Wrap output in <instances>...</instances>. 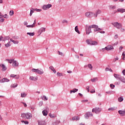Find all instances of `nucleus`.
<instances>
[{"label":"nucleus","instance_id":"51","mask_svg":"<svg viewBox=\"0 0 125 125\" xmlns=\"http://www.w3.org/2000/svg\"><path fill=\"white\" fill-rule=\"evenodd\" d=\"M115 109L114 107H110L108 108V111H114Z\"/></svg>","mask_w":125,"mask_h":125},{"label":"nucleus","instance_id":"46","mask_svg":"<svg viewBox=\"0 0 125 125\" xmlns=\"http://www.w3.org/2000/svg\"><path fill=\"white\" fill-rule=\"evenodd\" d=\"M58 53L59 55H61V56H64V54H63V53L58 51Z\"/></svg>","mask_w":125,"mask_h":125},{"label":"nucleus","instance_id":"31","mask_svg":"<svg viewBox=\"0 0 125 125\" xmlns=\"http://www.w3.org/2000/svg\"><path fill=\"white\" fill-rule=\"evenodd\" d=\"M17 86H18V84L17 83L12 84L11 85V87H12V88H15V87H17Z\"/></svg>","mask_w":125,"mask_h":125},{"label":"nucleus","instance_id":"41","mask_svg":"<svg viewBox=\"0 0 125 125\" xmlns=\"http://www.w3.org/2000/svg\"><path fill=\"white\" fill-rule=\"evenodd\" d=\"M86 43H87V44H91V40H86Z\"/></svg>","mask_w":125,"mask_h":125},{"label":"nucleus","instance_id":"40","mask_svg":"<svg viewBox=\"0 0 125 125\" xmlns=\"http://www.w3.org/2000/svg\"><path fill=\"white\" fill-rule=\"evenodd\" d=\"M26 27H27V28H34V27H35V26L33 24H31V25H26Z\"/></svg>","mask_w":125,"mask_h":125},{"label":"nucleus","instance_id":"48","mask_svg":"<svg viewBox=\"0 0 125 125\" xmlns=\"http://www.w3.org/2000/svg\"><path fill=\"white\" fill-rule=\"evenodd\" d=\"M110 86L112 89H114V88H115V85L113 84H110Z\"/></svg>","mask_w":125,"mask_h":125},{"label":"nucleus","instance_id":"60","mask_svg":"<svg viewBox=\"0 0 125 125\" xmlns=\"http://www.w3.org/2000/svg\"><path fill=\"white\" fill-rule=\"evenodd\" d=\"M112 91H109L108 92H106V93H107V94H112Z\"/></svg>","mask_w":125,"mask_h":125},{"label":"nucleus","instance_id":"64","mask_svg":"<svg viewBox=\"0 0 125 125\" xmlns=\"http://www.w3.org/2000/svg\"><path fill=\"white\" fill-rule=\"evenodd\" d=\"M123 74L125 76V69L123 71Z\"/></svg>","mask_w":125,"mask_h":125},{"label":"nucleus","instance_id":"29","mask_svg":"<svg viewBox=\"0 0 125 125\" xmlns=\"http://www.w3.org/2000/svg\"><path fill=\"white\" fill-rule=\"evenodd\" d=\"M1 67L2 68V71H6L7 69L4 64H2V65H1Z\"/></svg>","mask_w":125,"mask_h":125},{"label":"nucleus","instance_id":"63","mask_svg":"<svg viewBox=\"0 0 125 125\" xmlns=\"http://www.w3.org/2000/svg\"><path fill=\"white\" fill-rule=\"evenodd\" d=\"M36 23H37V21L36 20H35L34 21V23H33V25L34 26H35Z\"/></svg>","mask_w":125,"mask_h":125},{"label":"nucleus","instance_id":"7","mask_svg":"<svg viewBox=\"0 0 125 125\" xmlns=\"http://www.w3.org/2000/svg\"><path fill=\"white\" fill-rule=\"evenodd\" d=\"M34 11H37V12H41V11H42V9H34V8H32L30 10V16H32L33 13H34Z\"/></svg>","mask_w":125,"mask_h":125},{"label":"nucleus","instance_id":"34","mask_svg":"<svg viewBox=\"0 0 125 125\" xmlns=\"http://www.w3.org/2000/svg\"><path fill=\"white\" fill-rule=\"evenodd\" d=\"M27 96V94L25 92H22L21 93V97L24 98Z\"/></svg>","mask_w":125,"mask_h":125},{"label":"nucleus","instance_id":"23","mask_svg":"<svg viewBox=\"0 0 125 125\" xmlns=\"http://www.w3.org/2000/svg\"><path fill=\"white\" fill-rule=\"evenodd\" d=\"M97 44H98L97 42L91 41V45H97Z\"/></svg>","mask_w":125,"mask_h":125},{"label":"nucleus","instance_id":"22","mask_svg":"<svg viewBox=\"0 0 125 125\" xmlns=\"http://www.w3.org/2000/svg\"><path fill=\"white\" fill-rule=\"evenodd\" d=\"M90 81L91 82H92V83H96V82L98 81V78L95 77V78L91 79Z\"/></svg>","mask_w":125,"mask_h":125},{"label":"nucleus","instance_id":"45","mask_svg":"<svg viewBox=\"0 0 125 125\" xmlns=\"http://www.w3.org/2000/svg\"><path fill=\"white\" fill-rule=\"evenodd\" d=\"M120 81H121V82H122V83H125V78L121 77Z\"/></svg>","mask_w":125,"mask_h":125},{"label":"nucleus","instance_id":"28","mask_svg":"<svg viewBox=\"0 0 125 125\" xmlns=\"http://www.w3.org/2000/svg\"><path fill=\"white\" fill-rule=\"evenodd\" d=\"M49 69L51 70V71H52L53 73H54V74H56V70H55V69H54V67H53V66H50Z\"/></svg>","mask_w":125,"mask_h":125},{"label":"nucleus","instance_id":"25","mask_svg":"<svg viewBox=\"0 0 125 125\" xmlns=\"http://www.w3.org/2000/svg\"><path fill=\"white\" fill-rule=\"evenodd\" d=\"M75 32H76V33H77L79 35H80V34H81L80 30H79V27L78 26V25L75 27Z\"/></svg>","mask_w":125,"mask_h":125},{"label":"nucleus","instance_id":"2","mask_svg":"<svg viewBox=\"0 0 125 125\" xmlns=\"http://www.w3.org/2000/svg\"><path fill=\"white\" fill-rule=\"evenodd\" d=\"M101 13V10H97L95 14H94V13L91 12H88L85 14V16H93V15H95L96 16H97L98 15L100 14Z\"/></svg>","mask_w":125,"mask_h":125},{"label":"nucleus","instance_id":"20","mask_svg":"<svg viewBox=\"0 0 125 125\" xmlns=\"http://www.w3.org/2000/svg\"><path fill=\"white\" fill-rule=\"evenodd\" d=\"M11 78H15L17 80H18L19 79V75H15V74H11L10 75Z\"/></svg>","mask_w":125,"mask_h":125},{"label":"nucleus","instance_id":"52","mask_svg":"<svg viewBox=\"0 0 125 125\" xmlns=\"http://www.w3.org/2000/svg\"><path fill=\"white\" fill-rule=\"evenodd\" d=\"M88 100H83L81 101V102H82V103H86V102H88Z\"/></svg>","mask_w":125,"mask_h":125},{"label":"nucleus","instance_id":"55","mask_svg":"<svg viewBox=\"0 0 125 125\" xmlns=\"http://www.w3.org/2000/svg\"><path fill=\"white\" fill-rule=\"evenodd\" d=\"M3 21H4V19L0 17V22H3Z\"/></svg>","mask_w":125,"mask_h":125},{"label":"nucleus","instance_id":"32","mask_svg":"<svg viewBox=\"0 0 125 125\" xmlns=\"http://www.w3.org/2000/svg\"><path fill=\"white\" fill-rule=\"evenodd\" d=\"M42 98V100H44V101H47V100H48V98L45 95L43 96Z\"/></svg>","mask_w":125,"mask_h":125},{"label":"nucleus","instance_id":"37","mask_svg":"<svg viewBox=\"0 0 125 125\" xmlns=\"http://www.w3.org/2000/svg\"><path fill=\"white\" fill-rule=\"evenodd\" d=\"M57 76L58 77H62L63 76V73H60V72H57Z\"/></svg>","mask_w":125,"mask_h":125},{"label":"nucleus","instance_id":"30","mask_svg":"<svg viewBox=\"0 0 125 125\" xmlns=\"http://www.w3.org/2000/svg\"><path fill=\"white\" fill-rule=\"evenodd\" d=\"M78 90H79V89L74 88L73 90H70V94L73 93H75V92H77V91H78Z\"/></svg>","mask_w":125,"mask_h":125},{"label":"nucleus","instance_id":"33","mask_svg":"<svg viewBox=\"0 0 125 125\" xmlns=\"http://www.w3.org/2000/svg\"><path fill=\"white\" fill-rule=\"evenodd\" d=\"M6 60V61H8V63H10V64H12V63H13V62L14 61V59H11V60L7 59Z\"/></svg>","mask_w":125,"mask_h":125},{"label":"nucleus","instance_id":"8","mask_svg":"<svg viewBox=\"0 0 125 125\" xmlns=\"http://www.w3.org/2000/svg\"><path fill=\"white\" fill-rule=\"evenodd\" d=\"M104 49H105V50H107V51H109V50L114 49V47H113V46L112 45H108L107 46L105 47L104 48H103L102 49V51H104Z\"/></svg>","mask_w":125,"mask_h":125},{"label":"nucleus","instance_id":"49","mask_svg":"<svg viewBox=\"0 0 125 125\" xmlns=\"http://www.w3.org/2000/svg\"><path fill=\"white\" fill-rule=\"evenodd\" d=\"M42 104H43L42 101L40 102L39 103V105L40 106V107H42Z\"/></svg>","mask_w":125,"mask_h":125},{"label":"nucleus","instance_id":"14","mask_svg":"<svg viewBox=\"0 0 125 125\" xmlns=\"http://www.w3.org/2000/svg\"><path fill=\"white\" fill-rule=\"evenodd\" d=\"M114 77L115 78V79H117V80H120V81L121 80V78H122L121 75H120L119 74H114Z\"/></svg>","mask_w":125,"mask_h":125},{"label":"nucleus","instance_id":"12","mask_svg":"<svg viewBox=\"0 0 125 125\" xmlns=\"http://www.w3.org/2000/svg\"><path fill=\"white\" fill-rule=\"evenodd\" d=\"M92 26H95L93 28L94 32H97V31H101L102 30L101 28L98 27V25L95 24L92 25Z\"/></svg>","mask_w":125,"mask_h":125},{"label":"nucleus","instance_id":"36","mask_svg":"<svg viewBox=\"0 0 125 125\" xmlns=\"http://www.w3.org/2000/svg\"><path fill=\"white\" fill-rule=\"evenodd\" d=\"M118 100L119 102H122L124 101V98L122 97H119V98H118Z\"/></svg>","mask_w":125,"mask_h":125},{"label":"nucleus","instance_id":"53","mask_svg":"<svg viewBox=\"0 0 125 125\" xmlns=\"http://www.w3.org/2000/svg\"><path fill=\"white\" fill-rule=\"evenodd\" d=\"M122 56H123L122 59H123V60H125V52H123Z\"/></svg>","mask_w":125,"mask_h":125},{"label":"nucleus","instance_id":"1","mask_svg":"<svg viewBox=\"0 0 125 125\" xmlns=\"http://www.w3.org/2000/svg\"><path fill=\"white\" fill-rule=\"evenodd\" d=\"M21 117H22L23 119L31 120V118L33 117V115H32L31 113L27 112L26 113H22Z\"/></svg>","mask_w":125,"mask_h":125},{"label":"nucleus","instance_id":"54","mask_svg":"<svg viewBox=\"0 0 125 125\" xmlns=\"http://www.w3.org/2000/svg\"><path fill=\"white\" fill-rule=\"evenodd\" d=\"M117 60H119V58H118V57H117L116 58L113 59V62H116V61H117Z\"/></svg>","mask_w":125,"mask_h":125},{"label":"nucleus","instance_id":"19","mask_svg":"<svg viewBox=\"0 0 125 125\" xmlns=\"http://www.w3.org/2000/svg\"><path fill=\"white\" fill-rule=\"evenodd\" d=\"M9 82V79L6 78H3L0 81V83H6Z\"/></svg>","mask_w":125,"mask_h":125},{"label":"nucleus","instance_id":"24","mask_svg":"<svg viewBox=\"0 0 125 125\" xmlns=\"http://www.w3.org/2000/svg\"><path fill=\"white\" fill-rule=\"evenodd\" d=\"M80 120V117L78 116H74L72 117V121H79Z\"/></svg>","mask_w":125,"mask_h":125},{"label":"nucleus","instance_id":"27","mask_svg":"<svg viewBox=\"0 0 125 125\" xmlns=\"http://www.w3.org/2000/svg\"><path fill=\"white\" fill-rule=\"evenodd\" d=\"M38 124L39 125H45V122L42 121H38Z\"/></svg>","mask_w":125,"mask_h":125},{"label":"nucleus","instance_id":"16","mask_svg":"<svg viewBox=\"0 0 125 125\" xmlns=\"http://www.w3.org/2000/svg\"><path fill=\"white\" fill-rule=\"evenodd\" d=\"M29 80L30 81H38V77L30 76Z\"/></svg>","mask_w":125,"mask_h":125},{"label":"nucleus","instance_id":"62","mask_svg":"<svg viewBox=\"0 0 125 125\" xmlns=\"http://www.w3.org/2000/svg\"><path fill=\"white\" fill-rule=\"evenodd\" d=\"M118 38H119L118 34L115 35L114 36V39H118Z\"/></svg>","mask_w":125,"mask_h":125},{"label":"nucleus","instance_id":"47","mask_svg":"<svg viewBox=\"0 0 125 125\" xmlns=\"http://www.w3.org/2000/svg\"><path fill=\"white\" fill-rule=\"evenodd\" d=\"M49 116L50 117V118H55V115H54V114H52L51 113H50L49 114Z\"/></svg>","mask_w":125,"mask_h":125},{"label":"nucleus","instance_id":"43","mask_svg":"<svg viewBox=\"0 0 125 125\" xmlns=\"http://www.w3.org/2000/svg\"><path fill=\"white\" fill-rule=\"evenodd\" d=\"M13 42L14 43V44H18V43H19V42H18V41L13 40Z\"/></svg>","mask_w":125,"mask_h":125},{"label":"nucleus","instance_id":"4","mask_svg":"<svg viewBox=\"0 0 125 125\" xmlns=\"http://www.w3.org/2000/svg\"><path fill=\"white\" fill-rule=\"evenodd\" d=\"M95 25H91L86 27V35H89L91 33V28H93Z\"/></svg>","mask_w":125,"mask_h":125},{"label":"nucleus","instance_id":"35","mask_svg":"<svg viewBox=\"0 0 125 125\" xmlns=\"http://www.w3.org/2000/svg\"><path fill=\"white\" fill-rule=\"evenodd\" d=\"M27 35H29V36H30V37H32V36H35V33L34 32H33V33L27 32Z\"/></svg>","mask_w":125,"mask_h":125},{"label":"nucleus","instance_id":"15","mask_svg":"<svg viewBox=\"0 0 125 125\" xmlns=\"http://www.w3.org/2000/svg\"><path fill=\"white\" fill-rule=\"evenodd\" d=\"M118 113L121 116H125V110H121L118 111Z\"/></svg>","mask_w":125,"mask_h":125},{"label":"nucleus","instance_id":"44","mask_svg":"<svg viewBox=\"0 0 125 125\" xmlns=\"http://www.w3.org/2000/svg\"><path fill=\"white\" fill-rule=\"evenodd\" d=\"M9 14H10V16H12L13 15V14H14V11H13V10L10 11Z\"/></svg>","mask_w":125,"mask_h":125},{"label":"nucleus","instance_id":"10","mask_svg":"<svg viewBox=\"0 0 125 125\" xmlns=\"http://www.w3.org/2000/svg\"><path fill=\"white\" fill-rule=\"evenodd\" d=\"M90 116L92 117V116H93V114H92L91 112H88L84 115V118L86 119H89V117H90Z\"/></svg>","mask_w":125,"mask_h":125},{"label":"nucleus","instance_id":"26","mask_svg":"<svg viewBox=\"0 0 125 125\" xmlns=\"http://www.w3.org/2000/svg\"><path fill=\"white\" fill-rule=\"evenodd\" d=\"M10 39V37L6 36L4 37H2V42H4L5 41H7Z\"/></svg>","mask_w":125,"mask_h":125},{"label":"nucleus","instance_id":"50","mask_svg":"<svg viewBox=\"0 0 125 125\" xmlns=\"http://www.w3.org/2000/svg\"><path fill=\"white\" fill-rule=\"evenodd\" d=\"M21 123H24V124H25V125H28L29 124V122L28 121H24L23 120H21Z\"/></svg>","mask_w":125,"mask_h":125},{"label":"nucleus","instance_id":"61","mask_svg":"<svg viewBox=\"0 0 125 125\" xmlns=\"http://www.w3.org/2000/svg\"><path fill=\"white\" fill-rule=\"evenodd\" d=\"M120 29H120V31H121V32H125V29L124 28H121Z\"/></svg>","mask_w":125,"mask_h":125},{"label":"nucleus","instance_id":"57","mask_svg":"<svg viewBox=\"0 0 125 125\" xmlns=\"http://www.w3.org/2000/svg\"><path fill=\"white\" fill-rule=\"evenodd\" d=\"M90 92H91V93H95V90H94V89H92V90L90 91Z\"/></svg>","mask_w":125,"mask_h":125},{"label":"nucleus","instance_id":"38","mask_svg":"<svg viewBox=\"0 0 125 125\" xmlns=\"http://www.w3.org/2000/svg\"><path fill=\"white\" fill-rule=\"evenodd\" d=\"M88 67L90 70H92L93 69V67L92 66V65L91 64H88Z\"/></svg>","mask_w":125,"mask_h":125},{"label":"nucleus","instance_id":"18","mask_svg":"<svg viewBox=\"0 0 125 125\" xmlns=\"http://www.w3.org/2000/svg\"><path fill=\"white\" fill-rule=\"evenodd\" d=\"M116 12H121V13H124V12H125V9H122V8H119L117 9Z\"/></svg>","mask_w":125,"mask_h":125},{"label":"nucleus","instance_id":"39","mask_svg":"<svg viewBox=\"0 0 125 125\" xmlns=\"http://www.w3.org/2000/svg\"><path fill=\"white\" fill-rule=\"evenodd\" d=\"M11 45V44H10V42H9L5 44V46L6 47H9Z\"/></svg>","mask_w":125,"mask_h":125},{"label":"nucleus","instance_id":"58","mask_svg":"<svg viewBox=\"0 0 125 125\" xmlns=\"http://www.w3.org/2000/svg\"><path fill=\"white\" fill-rule=\"evenodd\" d=\"M21 103L23 104L24 107H27V104L25 103L21 102Z\"/></svg>","mask_w":125,"mask_h":125},{"label":"nucleus","instance_id":"56","mask_svg":"<svg viewBox=\"0 0 125 125\" xmlns=\"http://www.w3.org/2000/svg\"><path fill=\"white\" fill-rule=\"evenodd\" d=\"M86 89L87 90L88 92H89V86H87L86 87Z\"/></svg>","mask_w":125,"mask_h":125},{"label":"nucleus","instance_id":"3","mask_svg":"<svg viewBox=\"0 0 125 125\" xmlns=\"http://www.w3.org/2000/svg\"><path fill=\"white\" fill-rule=\"evenodd\" d=\"M32 72H33V73H36V74H38L39 75H42L44 74V72L43 71V70L42 69H35L33 68L31 70Z\"/></svg>","mask_w":125,"mask_h":125},{"label":"nucleus","instance_id":"13","mask_svg":"<svg viewBox=\"0 0 125 125\" xmlns=\"http://www.w3.org/2000/svg\"><path fill=\"white\" fill-rule=\"evenodd\" d=\"M43 32H45V28L44 27H42L38 31V33L40 35H42V33H43Z\"/></svg>","mask_w":125,"mask_h":125},{"label":"nucleus","instance_id":"42","mask_svg":"<svg viewBox=\"0 0 125 125\" xmlns=\"http://www.w3.org/2000/svg\"><path fill=\"white\" fill-rule=\"evenodd\" d=\"M105 71L106 72H108V71H109V72H113V70H112V69L108 68H105Z\"/></svg>","mask_w":125,"mask_h":125},{"label":"nucleus","instance_id":"5","mask_svg":"<svg viewBox=\"0 0 125 125\" xmlns=\"http://www.w3.org/2000/svg\"><path fill=\"white\" fill-rule=\"evenodd\" d=\"M101 111H102V108L99 107H95L92 110V112L95 113V114H99V113H101Z\"/></svg>","mask_w":125,"mask_h":125},{"label":"nucleus","instance_id":"21","mask_svg":"<svg viewBox=\"0 0 125 125\" xmlns=\"http://www.w3.org/2000/svg\"><path fill=\"white\" fill-rule=\"evenodd\" d=\"M42 113L43 115L46 116L48 114V111H47V109H46L42 111Z\"/></svg>","mask_w":125,"mask_h":125},{"label":"nucleus","instance_id":"6","mask_svg":"<svg viewBox=\"0 0 125 125\" xmlns=\"http://www.w3.org/2000/svg\"><path fill=\"white\" fill-rule=\"evenodd\" d=\"M112 24L114 26V27L117 28V29H121V28H122V24L119 22H113L112 23Z\"/></svg>","mask_w":125,"mask_h":125},{"label":"nucleus","instance_id":"11","mask_svg":"<svg viewBox=\"0 0 125 125\" xmlns=\"http://www.w3.org/2000/svg\"><path fill=\"white\" fill-rule=\"evenodd\" d=\"M19 65V63L17 61L14 60L12 63V66L14 67V68H17L18 66Z\"/></svg>","mask_w":125,"mask_h":125},{"label":"nucleus","instance_id":"9","mask_svg":"<svg viewBox=\"0 0 125 125\" xmlns=\"http://www.w3.org/2000/svg\"><path fill=\"white\" fill-rule=\"evenodd\" d=\"M51 6H52V5L51 4H48L47 5H43L42 8L44 10H47V9H49Z\"/></svg>","mask_w":125,"mask_h":125},{"label":"nucleus","instance_id":"59","mask_svg":"<svg viewBox=\"0 0 125 125\" xmlns=\"http://www.w3.org/2000/svg\"><path fill=\"white\" fill-rule=\"evenodd\" d=\"M62 23H68V21H67V20H63L62 21Z\"/></svg>","mask_w":125,"mask_h":125},{"label":"nucleus","instance_id":"17","mask_svg":"<svg viewBox=\"0 0 125 125\" xmlns=\"http://www.w3.org/2000/svg\"><path fill=\"white\" fill-rule=\"evenodd\" d=\"M109 7L110 10H114V9H116L117 8V6L116 5H110L109 6Z\"/></svg>","mask_w":125,"mask_h":125}]
</instances>
